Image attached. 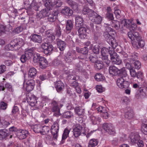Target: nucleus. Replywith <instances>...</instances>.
I'll return each mask as SVG.
<instances>
[{
    "label": "nucleus",
    "instance_id": "nucleus-8",
    "mask_svg": "<svg viewBox=\"0 0 147 147\" xmlns=\"http://www.w3.org/2000/svg\"><path fill=\"white\" fill-rule=\"evenodd\" d=\"M89 18L95 24H99L101 23L102 20V17L99 15L98 14L95 12H93L92 15Z\"/></svg>",
    "mask_w": 147,
    "mask_h": 147
},
{
    "label": "nucleus",
    "instance_id": "nucleus-10",
    "mask_svg": "<svg viewBox=\"0 0 147 147\" xmlns=\"http://www.w3.org/2000/svg\"><path fill=\"white\" fill-rule=\"evenodd\" d=\"M103 128L105 130L111 135H114L115 133V129L113 125L111 123L104 124L103 125Z\"/></svg>",
    "mask_w": 147,
    "mask_h": 147
},
{
    "label": "nucleus",
    "instance_id": "nucleus-63",
    "mask_svg": "<svg viewBox=\"0 0 147 147\" xmlns=\"http://www.w3.org/2000/svg\"><path fill=\"white\" fill-rule=\"evenodd\" d=\"M73 115L72 113L70 111L66 112L64 114V117L66 118H69Z\"/></svg>",
    "mask_w": 147,
    "mask_h": 147
},
{
    "label": "nucleus",
    "instance_id": "nucleus-31",
    "mask_svg": "<svg viewBox=\"0 0 147 147\" xmlns=\"http://www.w3.org/2000/svg\"><path fill=\"white\" fill-rule=\"evenodd\" d=\"M8 131L6 129H0V139H3L8 136Z\"/></svg>",
    "mask_w": 147,
    "mask_h": 147
},
{
    "label": "nucleus",
    "instance_id": "nucleus-45",
    "mask_svg": "<svg viewBox=\"0 0 147 147\" xmlns=\"http://www.w3.org/2000/svg\"><path fill=\"white\" fill-rule=\"evenodd\" d=\"M95 88L97 92L99 93H102L104 92L105 90V88L102 87L101 85H96Z\"/></svg>",
    "mask_w": 147,
    "mask_h": 147
},
{
    "label": "nucleus",
    "instance_id": "nucleus-40",
    "mask_svg": "<svg viewBox=\"0 0 147 147\" xmlns=\"http://www.w3.org/2000/svg\"><path fill=\"white\" fill-rule=\"evenodd\" d=\"M96 103H93L92 106V109H95L96 108L98 112H100L101 113H102L104 111L103 110L104 109H107L105 107H103L102 106H100L97 108H96Z\"/></svg>",
    "mask_w": 147,
    "mask_h": 147
},
{
    "label": "nucleus",
    "instance_id": "nucleus-9",
    "mask_svg": "<svg viewBox=\"0 0 147 147\" xmlns=\"http://www.w3.org/2000/svg\"><path fill=\"white\" fill-rule=\"evenodd\" d=\"M52 104L53 106L52 108V110L53 112H55L54 115L56 116L59 115L60 114V109L58 106L60 105V107H61L63 105L60 104V102H57L55 101H53Z\"/></svg>",
    "mask_w": 147,
    "mask_h": 147
},
{
    "label": "nucleus",
    "instance_id": "nucleus-52",
    "mask_svg": "<svg viewBox=\"0 0 147 147\" xmlns=\"http://www.w3.org/2000/svg\"><path fill=\"white\" fill-rule=\"evenodd\" d=\"M33 49H27L25 51V54L30 58L32 56L33 54Z\"/></svg>",
    "mask_w": 147,
    "mask_h": 147
},
{
    "label": "nucleus",
    "instance_id": "nucleus-60",
    "mask_svg": "<svg viewBox=\"0 0 147 147\" xmlns=\"http://www.w3.org/2000/svg\"><path fill=\"white\" fill-rule=\"evenodd\" d=\"M129 102V99L127 96L122 97L121 100V102L123 104H127Z\"/></svg>",
    "mask_w": 147,
    "mask_h": 147
},
{
    "label": "nucleus",
    "instance_id": "nucleus-25",
    "mask_svg": "<svg viewBox=\"0 0 147 147\" xmlns=\"http://www.w3.org/2000/svg\"><path fill=\"white\" fill-rule=\"evenodd\" d=\"M128 49L127 47H124V48L122 49L121 53L122 56L124 58H127L128 60L129 58V55L130 53L128 52Z\"/></svg>",
    "mask_w": 147,
    "mask_h": 147
},
{
    "label": "nucleus",
    "instance_id": "nucleus-20",
    "mask_svg": "<svg viewBox=\"0 0 147 147\" xmlns=\"http://www.w3.org/2000/svg\"><path fill=\"white\" fill-rule=\"evenodd\" d=\"M90 120L92 124L93 125L98 124L101 121L100 118L94 115H92L90 117Z\"/></svg>",
    "mask_w": 147,
    "mask_h": 147
},
{
    "label": "nucleus",
    "instance_id": "nucleus-54",
    "mask_svg": "<svg viewBox=\"0 0 147 147\" xmlns=\"http://www.w3.org/2000/svg\"><path fill=\"white\" fill-rule=\"evenodd\" d=\"M45 36L48 37H51L52 40L55 39V36L52 34L51 31V30H48L46 32Z\"/></svg>",
    "mask_w": 147,
    "mask_h": 147
},
{
    "label": "nucleus",
    "instance_id": "nucleus-43",
    "mask_svg": "<svg viewBox=\"0 0 147 147\" xmlns=\"http://www.w3.org/2000/svg\"><path fill=\"white\" fill-rule=\"evenodd\" d=\"M76 114L79 116H81L84 113V110L79 107H76L75 109Z\"/></svg>",
    "mask_w": 147,
    "mask_h": 147
},
{
    "label": "nucleus",
    "instance_id": "nucleus-55",
    "mask_svg": "<svg viewBox=\"0 0 147 147\" xmlns=\"http://www.w3.org/2000/svg\"><path fill=\"white\" fill-rule=\"evenodd\" d=\"M65 59L67 63H70L72 61L73 59L71 56V53H67L66 55Z\"/></svg>",
    "mask_w": 147,
    "mask_h": 147
},
{
    "label": "nucleus",
    "instance_id": "nucleus-47",
    "mask_svg": "<svg viewBox=\"0 0 147 147\" xmlns=\"http://www.w3.org/2000/svg\"><path fill=\"white\" fill-rule=\"evenodd\" d=\"M120 73L119 75H120L122 76L121 78H124L127 77V72L125 70V67H123L121 69H120Z\"/></svg>",
    "mask_w": 147,
    "mask_h": 147
},
{
    "label": "nucleus",
    "instance_id": "nucleus-57",
    "mask_svg": "<svg viewBox=\"0 0 147 147\" xmlns=\"http://www.w3.org/2000/svg\"><path fill=\"white\" fill-rule=\"evenodd\" d=\"M137 55L136 53H133L130 54L129 55V58L128 60L130 61L131 60H133L137 58Z\"/></svg>",
    "mask_w": 147,
    "mask_h": 147
},
{
    "label": "nucleus",
    "instance_id": "nucleus-18",
    "mask_svg": "<svg viewBox=\"0 0 147 147\" xmlns=\"http://www.w3.org/2000/svg\"><path fill=\"white\" fill-rule=\"evenodd\" d=\"M127 82V81L123 78H120L116 80V84L117 86L121 89L125 88V84Z\"/></svg>",
    "mask_w": 147,
    "mask_h": 147
},
{
    "label": "nucleus",
    "instance_id": "nucleus-12",
    "mask_svg": "<svg viewBox=\"0 0 147 147\" xmlns=\"http://www.w3.org/2000/svg\"><path fill=\"white\" fill-rule=\"evenodd\" d=\"M89 59L90 61L92 62H94L95 61L94 67L96 69L99 70L101 69L103 67L104 65L102 62L101 61H96V58L92 56L90 57Z\"/></svg>",
    "mask_w": 147,
    "mask_h": 147
},
{
    "label": "nucleus",
    "instance_id": "nucleus-17",
    "mask_svg": "<svg viewBox=\"0 0 147 147\" xmlns=\"http://www.w3.org/2000/svg\"><path fill=\"white\" fill-rule=\"evenodd\" d=\"M60 12L61 13L67 16H70L73 13V11L69 7L65 6L61 9Z\"/></svg>",
    "mask_w": 147,
    "mask_h": 147
},
{
    "label": "nucleus",
    "instance_id": "nucleus-24",
    "mask_svg": "<svg viewBox=\"0 0 147 147\" xmlns=\"http://www.w3.org/2000/svg\"><path fill=\"white\" fill-rule=\"evenodd\" d=\"M94 12L92 10L90 9L87 5H85L84 7L82 10L83 13L84 14L88 15L89 16V18L90 16H92V13Z\"/></svg>",
    "mask_w": 147,
    "mask_h": 147
},
{
    "label": "nucleus",
    "instance_id": "nucleus-23",
    "mask_svg": "<svg viewBox=\"0 0 147 147\" xmlns=\"http://www.w3.org/2000/svg\"><path fill=\"white\" fill-rule=\"evenodd\" d=\"M114 51V49L110 47L108 49L105 47H103L101 49V54L102 57L108 56V54H109L110 51Z\"/></svg>",
    "mask_w": 147,
    "mask_h": 147
},
{
    "label": "nucleus",
    "instance_id": "nucleus-46",
    "mask_svg": "<svg viewBox=\"0 0 147 147\" xmlns=\"http://www.w3.org/2000/svg\"><path fill=\"white\" fill-rule=\"evenodd\" d=\"M40 4V3H37L36 2L33 1L31 5V6L32 8L36 11H38V8Z\"/></svg>",
    "mask_w": 147,
    "mask_h": 147
},
{
    "label": "nucleus",
    "instance_id": "nucleus-27",
    "mask_svg": "<svg viewBox=\"0 0 147 147\" xmlns=\"http://www.w3.org/2000/svg\"><path fill=\"white\" fill-rule=\"evenodd\" d=\"M55 86L56 90L58 92L62 90L64 87L63 83L60 81L57 82L55 84Z\"/></svg>",
    "mask_w": 147,
    "mask_h": 147
},
{
    "label": "nucleus",
    "instance_id": "nucleus-48",
    "mask_svg": "<svg viewBox=\"0 0 147 147\" xmlns=\"http://www.w3.org/2000/svg\"><path fill=\"white\" fill-rule=\"evenodd\" d=\"M70 130V129H68L67 128H66L65 129L62 135V140H65L68 137Z\"/></svg>",
    "mask_w": 147,
    "mask_h": 147
},
{
    "label": "nucleus",
    "instance_id": "nucleus-58",
    "mask_svg": "<svg viewBox=\"0 0 147 147\" xmlns=\"http://www.w3.org/2000/svg\"><path fill=\"white\" fill-rule=\"evenodd\" d=\"M136 77L138 79H142L144 77V74L141 71H138L136 72Z\"/></svg>",
    "mask_w": 147,
    "mask_h": 147
},
{
    "label": "nucleus",
    "instance_id": "nucleus-61",
    "mask_svg": "<svg viewBox=\"0 0 147 147\" xmlns=\"http://www.w3.org/2000/svg\"><path fill=\"white\" fill-rule=\"evenodd\" d=\"M99 46L98 44L95 45L93 48V51L95 53L98 54L99 52Z\"/></svg>",
    "mask_w": 147,
    "mask_h": 147
},
{
    "label": "nucleus",
    "instance_id": "nucleus-44",
    "mask_svg": "<svg viewBox=\"0 0 147 147\" xmlns=\"http://www.w3.org/2000/svg\"><path fill=\"white\" fill-rule=\"evenodd\" d=\"M50 130L49 127L47 126H42L41 134L42 135L47 134Z\"/></svg>",
    "mask_w": 147,
    "mask_h": 147
},
{
    "label": "nucleus",
    "instance_id": "nucleus-37",
    "mask_svg": "<svg viewBox=\"0 0 147 147\" xmlns=\"http://www.w3.org/2000/svg\"><path fill=\"white\" fill-rule=\"evenodd\" d=\"M111 26L116 30H118L120 27V24L119 22L117 20H113L111 21Z\"/></svg>",
    "mask_w": 147,
    "mask_h": 147
},
{
    "label": "nucleus",
    "instance_id": "nucleus-15",
    "mask_svg": "<svg viewBox=\"0 0 147 147\" xmlns=\"http://www.w3.org/2000/svg\"><path fill=\"white\" fill-rule=\"evenodd\" d=\"M28 134V131L25 129L20 130L17 134L18 137L20 140H22L26 138Z\"/></svg>",
    "mask_w": 147,
    "mask_h": 147
},
{
    "label": "nucleus",
    "instance_id": "nucleus-19",
    "mask_svg": "<svg viewBox=\"0 0 147 147\" xmlns=\"http://www.w3.org/2000/svg\"><path fill=\"white\" fill-rule=\"evenodd\" d=\"M38 63L39 67L42 69H45L48 66V62L47 60L43 57L41 58Z\"/></svg>",
    "mask_w": 147,
    "mask_h": 147
},
{
    "label": "nucleus",
    "instance_id": "nucleus-53",
    "mask_svg": "<svg viewBox=\"0 0 147 147\" xmlns=\"http://www.w3.org/2000/svg\"><path fill=\"white\" fill-rule=\"evenodd\" d=\"M145 93L143 92V89H141L140 90V91L139 94H136V96L138 98H139L140 97L141 98H144L145 97Z\"/></svg>",
    "mask_w": 147,
    "mask_h": 147
},
{
    "label": "nucleus",
    "instance_id": "nucleus-11",
    "mask_svg": "<svg viewBox=\"0 0 147 147\" xmlns=\"http://www.w3.org/2000/svg\"><path fill=\"white\" fill-rule=\"evenodd\" d=\"M37 100V97L32 94H30L27 96V102L31 106L33 107L36 105Z\"/></svg>",
    "mask_w": 147,
    "mask_h": 147
},
{
    "label": "nucleus",
    "instance_id": "nucleus-50",
    "mask_svg": "<svg viewBox=\"0 0 147 147\" xmlns=\"http://www.w3.org/2000/svg\"><path fill=\"white\" fill-rule=\"evenodd\" d=\"M133 64L135 68L138 70L141 67V64L140 62L138 60L135 61Z\"/></svg>",
    "mask_w": 147,
    "mask_h": 147
},
{
    "label": "nucleus",
    "instance_id": "nucleus-3",
    "mask_svg": "<svg viewBox=\"0 0 147 147\" xmlns=\"http://www.w3.org/2000/svg\"><path fill=\"white\" fill-rule=\"evenodd\" d=\"M107 24H105V29L107 32H104V36L108 43L113 49H115L118 46V44L115 38L111 35H114L115 32L110 27L107 26Z\"/></svg>",
    "mask_w": 147,
    "mask_h": 147
},
{
    "label": "nucleus",
    "instance_id": "nucleus-51",
    "mask_svg": "<svg viewBox=\"0 0 147 147\" xmlns=\"http://www.w3.org/2000/svg\"><path fill=\"white\" fill-rule=\"evenodd\" d=\"M141 130L145 135L147 134V124H142L141 127Z\"/></svg>",
    "mask_w": 147,
    "mask_h": 147
},
{
    "label": "nucleus",
    "instance_id": "nucleus-1",
    "mask_svg": "<svg viewBox=\"0 0 147 147\" xmlns=\"http://www.w3.org/2000/svg\"><path fill=\"white\" fill-rule=\"evenodd\" d=\"M132 19H124L121 22L122 26L126 28L129 27L130 31L128 33V36L131 40V43L134 47L138 48L142 47L145 45L144 40L141 39L138 33L136 31V24H132Z\"/></svg>",
    "mask_w": 147,
    "mask_h": 147
},
{
    "label": "nucleus",
    "instance_id": "nucleus-2",
    "mask_svg": "<svg viewBox=\"0 0 147 147\" xmlns=\"http://www.w3.org/2000/svg\"><path fill=\"white\" fill-rule=\"evenodd\" d=\"M107 24H105V29L107 32H104V36L108 43L113 49H115L118 46V44L115 38L111 35H114L115 32L110 27L107 26Z\"/></svg>",
    "mask_w": 147,
    "mask_h": 147
},
{
    "label": "nucleus",
    "instance_id": "nucleus-32",
    "mask_svg": "<svg viewBox=\"0 0 147 147\" xmlns=\"http://www.w3.org/2000/svg\"><path fill=\"white\" fill-rule=\"evenodd\" d=\"M76 24L78 27L82 25L83 23V20L82 18L80 16H78L75 18Z\"/></svg>",
    "mask_w": 147,
    "mask_h": 147
},
{
    "label": "nucleus",
    "instance_id": "nucleus-59",
    "mask_svg": "<svg viewBox=\"0 0 147 147\" xmlns=\"http://www.w3.org/2000/svg\"><path fill=\"white\" fill-rule=\"evenodd\" d=\"M104 111L102 113H101V116L103 117L104 118L107 119L108 117V114L107 111L106 109H104Z\"/></svg>",
    "mask_w": 147,
    "mask_h": 147
},
{
    "label": "nucleus",
    "instance_id": "nucleus-36",
    "mask_svg": "<svg viewBox=\"0 0 147 147\" xmlns=\"http://www.w3.org/2000/svg\"><path fill=\"white\" fill-rule=\"evenodd\" d=\"M57 45L58 47L61 51H63L66 47V44L65 42L61 40L58 41Z\"/></svg>",
    "mask_w": 147,
    "mask_h": 147
},
{
    "label": "nucleus",
    "instance_id": "nucleus-7",
    "mask_svg": "<svg viewBox=\"0 0 147 147\" xmlns=\"http://www.w3.org/2000/svg\"><path fill=\"white\" fill-rule=\"evenodd\" d=\"M111 60L113 64L119 65L122 63L121 60L120 59L119 57L117 55V53L115 51H110Z\"/></svg>",
    "mask_w": 147,
    "mask_h": 147
},
{
    "label": "nucleus",
    "instance_id": "nucleus-49",
    "mask_svg": "<svg viewBox=\"0 0 147 147\" xmlns=\"http://www.w3.org/2000/svg\"><path fill=\"white\" fill-rule=\"evenodd\" d=\"M73 24L72 21L69 20H68L67 22L66 26V30H71L73 28Z\"/></svg>",
    "mask_w": 147,
    "mask_h": 147
},
{
    "label": "nucleus",
    "instance_id": "nucleus-21",
    "mask_svg": "<svg viewBox=\"0 0 147 147\" xmlns=\"http://www.w3.org/2000/svg\"><path fill=\"white\" fill-rule=\"evenodd\" d=\"M31 40L35 42L41 43L42 41V38L39 35L34 34L32 35L31 36Z\"/></svg>",
    "mask_w": 147,
    "mask_h": 147
},
{
    "label": "nucleus",
    "instance_id": "nucleus-28",
    "mask_svg": "<svg viewBox=\"0 0 147 147\" xmlns=\"http://www.w3.org/2000/svg\"><path fill=\"white\" fill-rule=\"evenodd\" d=\"M134 115V112L132 109L130 108H128L127 111L125 113V117L128 119H130L133 118Z\"/></svg>",
    "mask_w": 147,
    "mask_h": 147
},
{
    "label": "nucleus",
    "instance_id": "nucleus-26",
    "mask_svg": "<svg viewBox=\"0 0 147 147\" xmlns=\"http://www.w3.org/2000/svg\"><path fill=\"white\" fill-rule=\"evenodd\" d=\"M42 127V126L40 124H36L32 125L31 128L35 132L41 134Z\"/></svg>",
    "mask_w": 147,
    "mask_h": 147
},
{
    "label": "nucleus",
    "instance_id": "nucleus-35",
    "mask_svg": "<svg viewBox=\"0 0 147 147\" xmlns=\"http://www.w3.org/2000/svg\"><path fill=\"white\" fill-rule=\"evenodd\" d=\"M40 55L38 53H35L34 54L33 58V61L35 64L38 63H39V61L40 60L41 57Z\"/></svg>",
    "mask_w": 147,
    "mask_h": 147
},
{
    "label": "nucleus",
    "instance_id": "nucleus-64",
    "mask_svg": "<svg viewBox=\"0 0 147 147\" xmlns=\"http://www.w3.org/2000/svg\"><path fill=\"white\" fill-rule=\"evenodd\" d=\"M48 74V76H47L46 74H43L40 76H39L40 79L42 81H43L48 78L50 76V73H49Z\"/></svg>",
    "mask_w": 147,
    "mask_h": 147
},
{
    "label": "nucleus",
    "instance_id": "nucleus-42",
    "mask_svg": "<svg viewBox=\"0 0 147 147\" xmlns=\"http://www.w3.org/2000/svg\"><path fill=\"white\" fill-rule=\"evenodd\" d=\"M107 17L108 19L110 20H112L113 19V14L111 11L110 7H109L107 8Z\"/></svg>",
    "mask_w": 147,
    "mask_h": 147
},
{
    "label": "nucleus",
    "instance_id": "nucleus-62",
    "mask_svg": "<svg viewBox=\"0 0 147 147\" xmlns=\"http://www.w3.org/2000/svg\"><path fill=\"white\" fill-rule=\"evenodd\" d=\"M30 58L27 55L25 54V55H22L20 58V60L21 62L24 63L28 59Z\"/></svg>",
    "mask_w": 147,
    "mask_h": 147
},
{
    "label": "nucleus",
    "instance_id": "nucleus-14",
    "mask_svg": "<svg viewBox=\"0 0 147 147\" xmlns=\"http://www.w3.org/2000/svg\"><path fill=\"white\" fill-rule=\"evenodd\" d=\"M139 137V136L138 133L135 131L130 133L129 136V138L133 143H135L138 139Z\"/></svg>",
    "mask_w": 147,
    "mask_h": 147
},
{
    "label": "nucleus",
    "instance_id": "nucleus-39",
    "mask_svg": "<svg viewBox=\"0 0 147 147\" xmlns=\"http://www.w3.org/2000/svg\"><path fill=\"white\" fill-rule=\"evenodd\" d=\"M59 126L58 124L54 122V123L52 125L51 128V131L52 133H54L55 132H58Z\"/></svg>",
    "mask_w": 147,
    "mask_h": 147
},
{
    "label": "nucleus",
    "instance_id": "nucleus-16",
    "mask_svg": "<svg viewBox=\"0 0 147 147\" xmlns=\"http://www.w3.org/2000/svg\"><path fill=\"white\" fill-rule=\"evenodd\" d=\"M120 69L114 66H111L109 67V71L110 74L113 76L119 75L120 73Z\"/></svg>",
    "mask_w": 147,
    "mask_h": 147
},
{
    "label": "nucleus",
    "instance_id": "nucleus-13",
    "mask_svg": "<svg viewBox=\"0 0 147 147\" xmlns=\"http://www.w3.org/2000/svg\"><path fill=\"white\" fill-rule=\"evenodd\" d=\"M87 28L84 27H81L78 30L79 35L81 39L86 38L88 32Z\"/></svg>",
    "mask_w": 147,
    "mask_h": 147
},
{
    "label": "nucleus",
    "instance_id": "nucleus-6",
    "mask_svg": "<svg viewBox=\"0 0 147 147\" xmlns=\"http://www.w3.org/2000/svg\"><path fill=\"white\" fill-rule=\"evenodd\" d=\"M41 47L43 52L46 55H50L53 49L52 45L47 43H42Z\"/></svg>",
    "mask_w": 147,
    "mask_h": 147
},
{
    "label": "nucleus",
    "instance_id": "nucleus-41",
    "mask_svg": "<svg viewBox=\"0 0 147 147\" xmlns=\"http://www.w3.org/2000/svg\"><path fill=\"white\" fill-rule=\"evenodd\" d=\"M17 42V48L18 49L20 48L24 44V41L23 39L20 38H16Z\"/></svg>",
    "mask_w": 147,
    "mask_h": 147
},
{
    "label": "nucleus",
    "instance_id": "nucleus-22",
    "mask_svg": "<svg viewBox=\"0 0 147 147\" xmlns=\"http://www.w3.org/2000/svg\"><path fill=\"white\" fill-rule=\"evenodd\" d=\"M58 14L59 11H57L53 12L52 13L50 14L48 17L49 21L52 22L55 21L57 18Z\"/></svg>",
    "mask_w": 147,
    "mask_h": 147
},
{
    "label": "nucleus",
    "instance_id": "nucleus-38",
    "mask_svg": "<svg viewBox=\"0 0 147 147\" xmlns=\"http://www.w3.org/2000/svg\"><path fill=\"white\" fill-rule=\"evenodd\" d=\"M96 80L97 81H102L105 79V77L102 74H96L94 76Z\"/></svg>",
    "mask_w": 147,
    "mask_h": 147
},
{
    "label": "nucleus",
    "instance_id": "nucleus-4",
    "mask_svg": "<svg viewBox=\"0 0 147 147\" xmlns=\"http://www.w3.org/2000/svg\"><path fill=\"white\" fill-rule=\"evenodd\" d=\"M88 130V128L78 125L73 128V135L75 137H78L80 135L85 136V133Z\"/></svg>",
    "mask_w": 147,
    "mask_h": 147
},
{
    "label": "nucleus",
    "instance_id": "nucleus-30",
    "mask_svg": "<svg viewBox=\"0 0 147 147\" xmlns=\"http://www.w3.org/2000/svg\"><path fill=\"white\" fill-rule=\"evenodd\" d=\"M44 2L45 6L48 10H50L51 9L53 6V4H52L50 0H43Z\"/></svg>",
    "mask_w": 147,
    "mask_h": 147
},
{
    "label": "nucleus",
    "instance_id": "nucleus-56",
    "mask_svg": "<svg viewBox=\"0 0 147 147\" xmlns=\"http://www.w3.org/2000/svg\"><path fill=\"white\" fill-rule=\"evenodd\" d=\"M129 74L131 77L133 78H135L136 76V72L134 69L129 70Z\"/></svg>",
    "mask_w": 147,
    "mask_h": 147
},
{
    "label": "nucleus",
    "instance_id": "nucleus-33",
    "mask_svg": "<svg viewBox=\"0 0 147 147\" xmlns=\"http://www.w3.org/2000/svg\"><path fill=\"white\" fill-rule=\"evenodd\" d=\"M16 38L12 40L10 43V50H17V48Z\"/></svg>",
    "mask_w": 147,
    "mask_h": 147
},
{
    "label": "nucleus",
    "instance_id": "nucleus-5",
    "mask_svg": "<svg viewBox=\"0 0 147 147\" xmlns=\"http://www.w3.org/2000/svg\"><path fill=\"white\" fill-rule=\"evenodd\" d=\"M35 82L33 80H30L27 81H24L23 84V88L26 89L28 92L32 90L34 87Z\"/></svg>",
    "mask_w": 147,
    "mask_h": 147
},
{
    "label": "nucleus",
    "instance_id": "nucleus-29",
    "mask_svg": "<svg viewBox=\"0 0 147 147\" xmlns=\"http://www.w3.org/2000/svg\"><path fill=\"white\" fill-rule=\"evenodd\" d=\"M98 142L97 139H91L89 141L88 146L89 147H95L97 145Z\"/></svg>",
    "mask_w": 147,
    "mask_h": 147
},
{
    "label": "nucleus",
    "instance_id": "nucleus-34",
    "mask_svg": "<svg viewBox=\"0 0 147 147\" xmlns=\"http://www.w3.org/2000/svg\"><path fill=\"white\" fill-rule=\"evenodd\" d=\"M37 71L34 68H31L29 69L28 74L29 77L31 78H34L36 76Z\"/></svg>",
    "mask_w": 147,
    "mask_h": 147
}]
</instances>
